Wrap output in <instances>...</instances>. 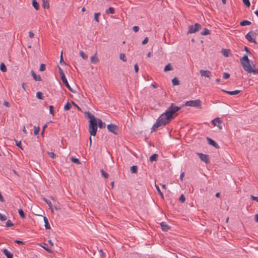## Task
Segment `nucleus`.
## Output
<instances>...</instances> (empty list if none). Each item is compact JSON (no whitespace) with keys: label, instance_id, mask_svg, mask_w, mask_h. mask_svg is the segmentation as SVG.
Listing matches in <instances>:
<instances>
[{"label":"nucleus","instance_id":"obj_36","mask_svg":"<svg viewBox=\"0 0 258 258\" xmlns=\"http://www.w3.org/2000/svg\"><path fill=\"white\" fill-rule=\"evenodd\" d=\"M36 97L39 99H43L42 93L41 92H37L36 93Z\"/></svg>","mask_w":258,"mask_h":258},{"label":"nucleus","instance_id":"obj_9","mask_svg":"<svg viewBox=\"0 0 258 258\" xmlns=\"http://www.w3.org/2000/svg\"><path fill=\"white\" fill-rule=\"evenodd\" d=\"M85 115H86V116L88 117V118L89 119V122H93V121H97V118H95V117L92 114H91L90 112L89 111H87V112H85Z\"/></svg>","mask_w":258,"mask_h":258},{"label":"nucleus","instance_id":"obj_28","mask_svg":"<svg viewBox=\"0 0 258 258\" xmlns=\"http://www.w3.org/2000/svg\"><path fill=\"white\" fill-rule=\"evenodd\" d=\"M106 14H114L115 13V10L112 7H109L108 10L106 11Z\"/></svg>","mask_w":258,"mask_h":258},{"label":"nucleus","instance_id":"obj_32","mask_svg":"<svg viewBox=\"0 0 258 258\" xmlns=\"http://www.w3.org/2000/svg\"><path fill=\"white\" fill-rule=\"evenodd\" d=\"M18 213L19 214V215L20 216V217L22 218H25V214H24V212H23L22 209H19L18 210Z\"/></svg>","mask_w":258,"mask_h":258},{"label":"nucleus","instance_id":"obj_2","mask_svg":"<svg viewBox=\"0 0 258 258\" xmlns=\"http://www.w3.org/2000/svg\"><path fill=\"white\" fill-rule=\"evenodd\" d=\"M243 69L248 73L252 75L258 74V69L255 68L254 62L248 59V56H243Z\"/></svg>","mask_w":258,"mask_h":258},{"label":"nucleus","instance_id":"obj_26","mask_svg":"<svg viewBox=\"0 0 258 258\" xmlns=\"http://www.w3.org/2000/svg\"><path fill=\"white\" fill-rule=\"evenodd\" d=\"M172 84L173 86H176V85H179V81L176 77L174 78L172 80Z\"/></svg>","mask_w":258,"mask_h":258},{"label":"nucleus","instance_id":"obj_33","mask_svg":"<svg viewBox=\"0 0 258 258\" xmlns=\"http://www.w3.org/2000/svg\"><path fill=\"white\" fill-rule=\"evenodd\" d=\"M41 246L48 252H51V250L48 248V246H47V244L43 243L42 245H41Z\"/></svg>","mask_w":258,"mask_h":258},{"label":"nucleus","instance_id":"obj_11","mask_svg":"<svg viewBox=\"0 0 258 258\" xmlns=\"http://www.w3.org/2000/svg\"><path fill=\"white\" fill-rule=\"evenodd\" d=\"M60 78L62 80V83L66 85V86L68 88V89L71 92H73L71 87L70 86V85H69V84L67 81V79L66 76H64V77L62 76V77H61Z\"/></svg>","mask_w":258,"mask_h":258},{"label":"nucleus","instance_id":"obj_62","mask_svg":"<svg viewBox=\"0 0 258 258\" xmlns=\"http://www.w3.org/2000/svg\"><path fill=\"white\" fill-rule=\"evenodd\" d=\"M62 51H61V56H60V62L61 63L62 62H63V63H64L65 62H64V61L63 60V58H62Z\"/></svg>","mask_w":258,"mask_h":258},{"label":"nucleus","instance_id":"obj_60","mask_svg":"<svg viewBox=\"0 0 258 258\" xmlns=\"http://www.w3.org/2000/svg\"><path fill=\"white\" fill-rule=\"evenodd\" d=\"M184 176V172H182L180 174V179L182 180H183V178Z\"/></svg>","mask_w":258,"mask_h":258},{"label":"nucleus","instance_id":"obj_16","mask_svg":"<svg viewBox=\"0 0 258 258\" xmlns=\"http://www.w3.org/2000/svg\"><path fill=\"white\" fill-rule=\"evenodd\" d=\"M31 73L32 74L33 78L35 81H41V77L40 75H37L33 70L31 71Z\"/></svg>","mask_w":258,"mask_h":258},{"label":"nucleus","instance_id":"obj_49","mask_svg":"<svg viewBox=\"0 0 258 258\" xmlns=\"http://www.w3.org/2000/svg\"><path fill=\"white\" fill-rule=\"evenodd\" d=\"M15 142L16 146H18L19 148H21V149H22L21 141L15 140Z\"/></svg>","mask_w":258,"mask_h":258},{"label":"nucleus","instance_id":"obj_30","mask_svg":"<svg viewBox=\"0 0 258 258\" xmlns=\"http://www.w3.org/2000/svg\"><path fill=\"white\" fill-rule=\"evenodd\" d=\"M40 131V127L39 126H34V135H37Z\"/></svg>","mask_w":258,"mask_h":258},{"label":"nucleus","instance_id":"obj_3","mask_svg":"<svg viewBox=\"0 0 258 258\" xmlns=\"http://www.w3.org/2000/svg\"><path fill=\"white\" fill-rule=\"evenodd\" d=\"M97 121L89 122V132L91 136H95L96 134L97 131Z\"/></svg>","mask_w":258,"mask_h":258},{"label":"nucleus","instance_id":"obj_39","mask_svg":"<svg viewBox=\"0 0 258 258\" xmlns=\"http://www.w3.org/2000/svg\"><path fill=\"white\" fill-rule=\"evenodd\" d=\"M80 56L84 59H87L88 58V56L82 50L80 51Z\"/></svg>","mask_w":258,"mask_h":258},{"label":"nucleus","instance_id":"obj_21","mask_svg":"<svg viewBox=\"0 0 258 258\" xmlns=\"http://www.w3.org/2000/svg\"><path fill=\"white\" fill-rule=\"evenodd\" d=\"M32 5L35 10H39V5L37 2L36 0H32Z\"/></svg>","mask_w":258,"mask_h":258},{"label":"nucleus","instance_id":"obj_34","mask_svg":"<svg viewBox=\"0 0 258 258\" xmlns=\"http://www.w3.org/2000/svg\"><path fill=\"white\" fill-rule=\"evenodd\" d=\"M119 58L123 61H124V62L126 61V58L125 55L124 53H120V55H119Z\"/></svg>","mask_w":258,"mask_h":258},{"label":"nucleus","instance_id":"obj_19","mask_svg":"<svg viewBox=\"0 0 258 258\" xmlns=\"http://www.w3.org/2000/svg\"><path fill=\"white\" fill-rule=\"evenodd\" d=\"M90 60L91 63L95 64L99 61V59L97 58L96 54H95L91 57Z\"/></svg>","mask_w":258,"mask_h":258},{"label":"nucleus","instance_id":"obj_12","mask_svg":"<svg viewBox=\"0 0 258 258\" xmlns=\"http://www.w3.org/2000/svg\"><path fill=\"white\" fill-rule=\"evenodd\" d=\"M207 139L209 145L215 147L217 149L219 148V145L213 140L210 138H207Z\"/></svg>","mask_w":258,"mask_h":258},{"label":"nucleus","instance_id":"obj_58","mask_svg":"<svg viewBox=\"0 0 258 258\" xmlns=\"http://www.w3.org/2000/svg\"><path fill=\"white\" fill-rule=\"evenodd\" d=\"M4 105L5 106L7 107H10V104H9V103L8 101H5L4 102Z\"/></svg>","mask_w":258,"mask_h":258},{"label":"nucleus","instance_id":"obj_7","mask_svg":"<svg viewBox=\"0 0 258 258\" xmlns=\"http://www.w3.org/2000/svg\"><path fill=\"white\" fill-rule=\"evenodd\" d=\"M212 123L214 126H217L220 130L222 129V125H221V121L219 117H217L212 120Z\"/></svg>","mask_w":258,"mask_h":258},{"label":"nucleus","instance_id":"obj_48","mask_svg":"<svg viewBox=\"0 0 258 258\" xmlns=\"http://www.w3.org/2000/svg\"><path fill=\"white\" fill-rule=\"evenodd\" d=\"M230 75L227 73H224L223 74V78L225 79H227L229 78Z\"/></svg>","mask_w":258,"mask_h":258},{"label":"nucleus","instance_id":"obj_24","mask_svg":"<svg viewBox=\"0 0 258 258\" xmlns=\"http://www.w3.org/2000/svg\"><path fill=\"white\" fill-rule=\"evenodd\" d=\"M42 199L48 205L49 208H50L52 210V205L51 202L49 200L46 199L45 198H43Z\"/></svg>","mask_w":258,"mask_h":258},{"label":"nucleus","instance_id":"obj_50","mask_svg":"<svg viewBox=\"0 0 258 258\" xmlns=\"http://www.w3.org/2000/svg\"><path fill=\"white\" fill-rule=\"evenodd\" d=\"M45 70V65L43 63H41L39 71H44Z\"/></svg>","mask_w":258,"mask_h":258},{"label":"nucleus","instance_id":"obj_17","mask_svg":"<svg viewBox=\"0 0 258 258\" xmlns=\"http://www.w3.org/2000/svg\"><path fill=\"white\" fill-rule=\"evenodd\" d=\"M43 220L45 223L44 226L46 229H50V226L49 225L48 219L46 217L44 216L43 217Z\"/></svg>","mask_w":258,"mask_h":258},{"label":"nucleus","instance_id":"obj_37","mask_svg":"<svg viewBox=\"0 0 258 258\" xmlns=\"http://www.w3.org/2000/svg\"><path fill=\"white\" fill-rule=\"evenodd\" d=\"M13 225H14L13 223L10 220H8L6 223V227H11Z\"/></svg>","mask_w":258,"mask_h":258},{"label":"nucleus","instance_id":"obj_15","mask_svg":"<svg viewBox=\"0 0 258 258\" xmlns=\"http://www.w3.org/2000/svg\"><path fill=\"white\" fill-rule=\"evenodd\" d=\"M160 225L162 228V230L163 231H167L170 229V226L166 224L165 222H162L160 223Z\"/></svg>","mask_w":258,"mask_h":258},{"label":"nucleus","instance_id":"obj_18","mask_svg":"<svg viewBox=\"0 0 258 258\" xmlns=\"http://www.w3.org/2000/svg\"><path fill=\"white\" fill-rule=\"evenodd\" d=\"M96 119L97 120V124H98V126H99V128H105V123L103 122L100 119L97 118Z\"/></svg>","mask_w":258,"mask_h":258},{"label":"nucleus","instance_id":"obj_54","mask_svg":"<svg viewBox=\"0 0 258 258\" xmlns=\"http://www.w3.org/2000/svg\"><path fill=\"white\" fill-rule=\"evenodd\" d=\"M53 107L52 105L49 106V113L50 114H53Z\"/></svg>","mask_w":258,"mask_h":258},{"label":"nucleus","instance_id":"obj_61","mask_svg":"<svg viewBox=\"0 0 258 258\" xmlns=\"http://www.w3.org/2000/svg\"><path fill=\"white\" fill-rule=\"evenodd\" d=\"M151 86L154 88H156L157 87V85L156 83H153L151 84Z\"/></svg>","mask_w":258,"mask_h":258},{"label":"nucleus","instance_id":"obj_59","mask_svg":"<svg viewBox=\"0 0 258 258\" xmlns=\"http://www.w3.org/2000/svg\"><path fill=\"white\" fill-rule=\"evenodd\" d=\"M15 242L18 244H24V242L23 241L19 240H15Z\"/></svg>","mask_w":258,"mask_h":258},{"label":"nucleus","instance_id":"obj_40","mask_svg":"<svg viewBox=\"0 0 258 258\" xmlns=\"http://www.w3.org/2000/svg\"><path fill=\"white\" fill-rule=\"evenodd\" d=\"M7 219V216L5 215H3L0 213V220L2 221H6Z\"/></svg>","mask_w":258,"mask_h":258},{"label":"nucleus","instance_id":"obj_23","mask_svg":"<svg viewBox=\"0 0 258 258\" xmlns=\"http://www.w3.org/2000/svg\"><path fill=\"white\" fill-rule=\"evenodd\" d=\"M222 53L224 56L228 57L230 53V50L227 49H223L222 50Z\"/></svg>","mask_w":258,"mask_h":258},{"label":"nucleus","instance_id":"obj_44","mask_svg":"<svg viewBox=\"0 0 258 258\" xmlns=\"http://www.w3.org/2000/svg\"><path fill=\"white\" fill-rule=\"evenodd\" d=\"M71 104L69 102H67V103L64 106V109L65 110H68L71 108Z\"/></svg>","mask_w":258,"mask_h":258},{"label":"nucleus","instance_id":"obj_25","mask_svg":"<svg viewBox=\"0 0 258 258\" xmlns=\"http://www.w3.org/2000/svg\"><path fill=\"white\" fill-rule=\"evenodd\" d=\"M158 155L157 154H153L150 157V161L151 162L156 161L157 160L158 158Z\"/></svg>","mask_w":258,"mask_h":258},{"label":"nucleus","instance_id":"obj_53","mask_svg":"<svg viewBox=\"0 0 258 258\" xmlns=\"http://www.w3.org/2000/svg\"><path fill=\"white\" fill-rule=\"evenodd\" d=\"M149 41V39H148V37H146L144 40L142 41V44H146L148 43Z\"/></svg>","mask_w":258,"mask_h":258},{"label":"nucleus","instance_id":"obj_38","mask_svg":"<svg viewBox=\"0 0 258 258\" xmlns=\"http://www.w3.org/2000/svg\"><path fill=\"white\" fill-rule=\"evenodd\" d=\"M209 33H210V31L208 29H207V28H205L204 30L201 33V35H206L209 34Z\"/></svg>","mask_w":258,"mask_h":258},{"label":"nucleus","instance_id":"obj_57","mask_svg":"<svg viewBox=\"0 0 258 258\" xmlns=\"http://www.w3.org/2000/svg\"><path fill=\"white\" fill-rule=\"evenodd\" d=\"M34 33L32 31L29 32V36L31 38H33L34 37Z\"/></svg>","mask_w":258,"mask_h":258},{"label":"nucleus","instance_id":"obj_55","mask_svg":"<svg viewBox=\"0 0 258 258\" xmlns=\"http://www.w3.org/2000/svg\"><path fill=\"white\" fill-rule=\"evenodd\" d=\"M251 198L252 200L256 201L258 202V197H254L253 196H251Z\"/></svg>","mask_w":258,"mask_h":258},{"label":"nucleus","instance_id":"obj_51","mask_svg":"<svg viewBox=\"0 0 258 258\" xmlns=\"http://www.w3.org/2000/svg\"><path fill=\"white\" fill-rule=\"evenodd\" d=\"M48 155L50 157L52 158H54L55 157V154L53 152H47Z\"/></svg>","mask_w":258,"mask_h":258},{"label":"nucleus","instance_id":"obj_22","mask_svg":"<svg viewBox=\"0 0 258 258\" xmlns=\"http://www.w3.org/2000/svg\"><path fill=\"white\" fill-rule=\"evenodd\" d=\"M173 70L172 66L170 63H168L167 65L165 66L164 69V72H167L168 71H172Z\"/></svg>","mask_w":258,"mask_h":258},{"label":"nucleus","instance_id":"obj_64","mask_svg":"<svg viewBox=\"0 0 258 258\" xmlns=\"http://www.w3.org/2000/svg\"><path fill=\"white\" fill-rule=\"evenodd\" d=\"M255 220L256 222H258V214L255 215Z\"/></svg>","mask_w":258,"mask_h":258},{"label":"nucleus","instance_id":"obj_63","mask_svg":"<svg viewBox=\"0 0 258 258\" xmlns=\"http://www.w3.org/2000/svg\"><path fill=\"white\" fill-rule=\"evenodd\" d=\"M22 87L24 91H26V87H25V83H23L22 84Z\"/></svg>","mask_w":258,"mask_h":258},{"label":"nucleus","instance_id":"obj_29","mask_svg":"<svg viewBox=\"0 0 258 258\" xmlns=\"http://www.w3.org/2000/svg\"><path fill=\"white\" fill-rule=\"evenodd\" d=\"M138 167L136 165H133L131 167V172L132 173H135L137 172Z\"/></svg>","mask_w":258,"mask_h":258},{"label":"nucleus","instance_id":"obj_5","mask_svg":"<svg viewBox=\"0 0 258 258\" xmlns=\"http://www.w3.org/2000/svg\"><path fill=\"white\" fill-rule=\"evenodd\" d=\"M185 105L187 106L199 107L201 105V101L199 99L188 101L185 102Z\"/></svg>","mask_w":258,"mask_h":258},{"label":"nucleus","instance_id":"obj_4","mask_svg":"<svg viewBox=\"0 0 258 258\" xmlns=\"http://www.w3.org/2000/svg\"><path fill=\"white\" fill-rule=\"evenodd\" d=\"M201 28V25L199 23H196L195 25H190L188 27L187 34H192L198 32Z\"/></svg>","mask_w":258,"mask_h":258},{"label":"nucleus","instance_id":"obj_8","mask_svg":"<svg viewBox=\"0 0 258 258\" xmlns=\"http://www.w3.org/2000/svg\"><path fill=\"white\" fill-rule=\"evenodd\" d=\"M198 155H199L200 158L201 160L205 162V163H208L209 162V156L208 155L206 154H204L203 153H198Z\"/></svg>","mask_w":258,"mask_h":258},{"label":"nucleus","instance_id":"obj_46","mask_svg":"<svg viewBox=\"0 0 258 258\" xmlns=\"http://www.w3.org/2000/svg\"><path fill=\"white\" fill-rule=\"evenodd\" d=\"M251 24V22L248 20H243V26L250 25Z\"/></svg>","mask_w":258,"mask_h":258},{"label":"nucleus","instance_id":"obj_6","mask_svg":"<svg viewBox=\"0 0 258 258\" xmlns=\"http://www.w3.org/2000/svg\"><path fill=\"white\" fill-rule=\"evenodd\" d=\"M107 127L108 130L110 132H111L115 135L117 134V131L118 127L117 125H115L114 124L111 123V124H108L107 125Z\"/></svg>","mask_w":258,"mask_h":258},{"label":"nucleus","instance_id":"obj_27","mask_svg":"<svg viewBox=\"0 0 258 258\" xmlns=\"http://www.w3.org/2000/svg\"><path fill=\"white\" fill-rule=\"evenodd\" d=\"M0 69L2 72H6L7 71V68L4 63H1L0 65Z\"/></svg>","mask_w":258,"mask_h":258},{"label":"nucleus","instance_id":"obj_35","mask_svg":"<svg viewBox=\"0 0 258 258\" xmlns=\"http://www.w3.org/2000/svg\"><path fill=\"white\" fill-rule=\"evenodd\" d=\"M155 187H156V188L158 192V194L160 195V196L162 197V198L163 199V197H164V196H163V193L161 192L159 187L156 185H155Z\"/></svg>","mask_w":258,"mask_h":258},{"label":"nucleus","instance_id":"obj_43","mask_svg":"<svg viewBox=\"0 0 258 258\" xmlns=\"http://www.w3.org/2000/svg\"><path fill=\"white\" fill-rule=\"evenodd\" d=\"M100 15V13H96L94 15V19L97 22H99L98 17Z\"/></svg>","mask_w":258,"mask_h":258},{"label":"nucleus","instance_id":"obj_52","mask_svg":"<svg viewBox=\"0 0 258 258\" xmlns=\"http://www.w3.org/2000/svg\"><path fill=\"white\" fill-rule=\"evenodd\" d=\"M133 30L135 32H137L139 30V28L138 26H135L133 27Z\"/></svg>","mask_w":258,"mask_h":258},{"label":"nucleus","instance_id":"obj_10","mask_svg":"<svg viewBox=\"0 0 258 258\" xmlns=\"http://www.w3.org/2000/svg\"><path fill=\"white\" fill-rule=\"evenodd\" d=\"M200 72L202 77L210 78L211 75V72L208 70H201Z\"/></svg>","mask_w":258,"mask_h":258},{"label":"nucleus","instance_id":"obj_56","mask_svg":"<svg viewBox=\"0 0 258 258\" xmlns=\"http://www.w3.org/2000/svg\"><path fill=\"white\" fill-rule=\"evenodd\" d=\"M134 69H135V71L136 73H137L138 72V70H139V67H138V64H136L134 66Z\"/></svg>","mask_w":258,"mask_h":258},{"label":"nucleus","instance_id":"obj_45","mask_svg":"<svg viewBox=\"0 0 258 258\" xmlns=\"http://www.w3.org/2000/svg\"><path fill=\"white\" fill-rule=\"evenodd\" d=\"M243 3L247 7H249L250 3L249 0H243Z\"/></svg>","mask_w":258,"mask_h":258},{"label":"nucleus","instance_id":"obj_42","mask_svg":"<svg viewBox=\"0 0 258 258\" xmlns=\"http://www.w3.org/2000/svg\"><path fill=\"white\" fill-rule=\"evenodd\" d=\"M58 71H59V73L60 78L62 77V76H63V77L65 76V75H64V73L63 70L59 67H58Z\"/></svg>","mask_w":258,"mask_h":258},{"label":"nucleus","instance_id":"obj_1","mask_svg":"<svg viewBox=\"0 0 258 258\" xmlns=\"http://www.w3.org/2000/svg\"><path fill=\"white\" fill-rule=\"evenodd\" d=\"M181 107L172 103L165 112L162 113L151 128V132L156 131L159 127L164 126L173 118V115L180 109Z\"/></svg>","mask_w":258,"mask_h":258},{"label":"nucleus","instance_id":"obj_31","mask_svg":"<svg viewBox=\"0 0 258 258\" xmlns=\"http://www.w3.org/2000/svg\"><path fill=\"white\" fill-rule=\"evenodd\" d=\"M100 172H101V175L104 177L105 178H107L108 177V174L106 172H105L103 169H101L100 170Z\"/></svg>","mask_w":258,"mask_h":258},{"label":"nucleus","instance_id":"obj_47","mask_svg":"<svg viewBox=\"0 0 258 258\" xmlns=\"http://www.w3.org/2000/svg\"><path fill=\"white\" fill-rule=\"evenodd\" d=\"M179 200L181 203H184L185 201V198L183 194H182L180 196V197L179 198Z\"/></svg>","mask_w":258,"mask_h":258},{"label":"nucleus","instance_id":"obj_13","mask_svg":"<svg viewBox=\"0 0 258 258\" xmlns=\"http://www.w3.org/2000/svg\"><path fill=\"white\" fill-rule=\"evenodd\" d=\"M253 35V32H250L245 35V38L248 41L250 42H254V39L252 38V36Z\"/></svg>","mask_w":258,"mask_h":258},{"label":"nucleus","instance_id":"obj_20","mask_svg":"<svg viewBox=\"0 0 258 258\" xmlns=\"http://www.w3.org/2000/svg\"><path fill=\"white\" fill-rule=\"evenodd\" d=\"M223 91H224L226 93H227V94H228L229 95H236V94H237L238 93H239L240 92V90H235V91H224V90H223Z\"/></svg>","mask_w":258,"mask_h":258},{"label":"nucleus","instance_id":"obj_14","mask_svg":"<svg viewBox=\"0 0 258 258\" xmlns=\"http://www.w3.org/2000/svg\"><path fill=\"white\" fill-rule=\"evenodd\" d=\"M3 252L7 258H13V253L10 252L8 249L5 248L3 250Z\"/></svg>","mask_w":258,"mask_h":258},{"label":"nucleus","instance_id":"obj_41","mask_svg":"<svg viewBox=\"0 0 258 258\" xmlns=\"http://www.w3.org/2000/svg\"><path fill=\"white\" fill-rule=\"evenodd\" d=\"M71 160L72 162H73L74 163H75L76 164H80V162L79 161V160L77 158H74V157H72L71 158Z\"/></svg>","mask_w":258,"mask_h":258}]
</instances>
